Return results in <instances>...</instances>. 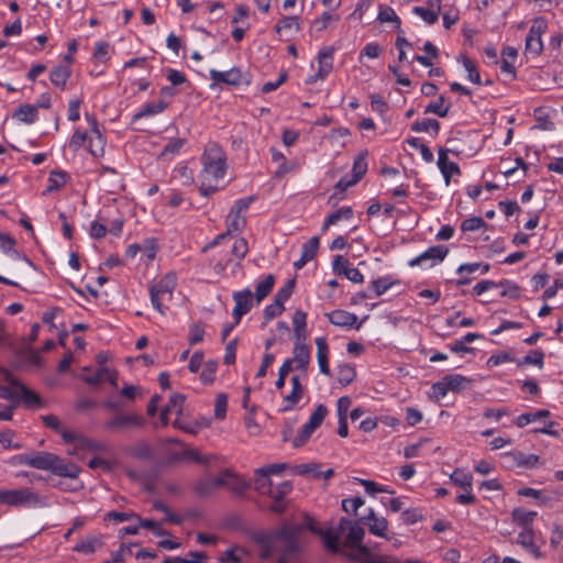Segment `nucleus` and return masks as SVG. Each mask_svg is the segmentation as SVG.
<instances>
[{"label": "nucleus", "mask_w": 563, "mask_h": 563, "mask_svg": "<svg viewBox=\"0 0 563 563\" xmlns=\"http://www.w3.org/2000/svg\"><path fill=\"white\" fill-rule=\"evenodd\" d=\"M15 459L20 464L29 465L37 470L51 471L53 474L62 477L76 478L80 473V468L76 464L65 462L56 454L49 452H37L35 454L24 453L18 455Z\"/></svg>", "instance_id": "nucleus-1"}, {"label": "nucleus", "mask_w": 563, "mask_h": 563, "mask_svg": "<svg viewBox=\"0 0 563 563\" xmlns=\"http://www.w3.org/2000/svg\"><path fill=\"white\" fill-rule=\"evenodd\" d=\"M486 227V222L481 217H471L462 222L461 230L463 232H471Z\"/></svg>", "instance_id": "nucleus-51"}, {"label": "nucleus", "mask_w": 563, "mask_h": 563, "mask_svg": "<svg viewBox=\"0 0 563 563\" xmlns=\"http://www.w3.org/2000/svg\"><path fill=\"white\" fill-rule=\"evenodd\" d=\"M228 487L234 493V494H243L249 487L250 482L246 479L240 477L234 472L231 471L230 479L228 483Z\"/></svg>", "instance_id": "nucleus-45"}, {"label": "nucleus", "mask_w": 563, "mask_h": 563, "mask_svg": "<svg viewBox=\"0 0 563 563\" xmlns=\"http://www.w3.org/2000/svg\"><path fill=\"white\" fill-rule=\"evenodd\" d=\"M205 335V328L201 323L197 322L190 325L189 329V343L190 345L202 342Z\"/></svg>", "instance_id": "nucleus-56"}, {"label": "nucleus", "mask_w": 563, "mask_h": 563, "mask_svg": "<svg viewBox=\"0 0 563 563\" xmlns=\"http://www.w3.org/2000/svg\"><path fill=\"white\" fill-rule=\"evenodd\" d=\"M13 118L18 120L31 124L35 122L37 119V110L36 107L31 104H21L14 112Z\"/></svg>", "instance_id": "nucleus-30"}, {"label": "nucleus", "mask_w": 563, "mask_h": 563, "mask_svg": "<svg viewBox=\"0 0 563 563\" xmlns=\"http://www.w3.org/2000/svg\"><path fill=\"white\" fill-rule=\"evenodd\" d=\"M377 19L384 22H394L396 25L397 33H404L400 27L401 21L399 16L396 14L395 10L390 7H380Z\"/></svg>", "instance_id": "nucleus-36"}, {"label": "nucleus", "mask_w": 563, "mask_h": 563, "mask_svg": "<svg viewBox=\"0 0 563 563\" xmlns=\"http://www.w3.org/2000/svg\"><path fill=\"white\" fill-rule=\"evenodd\" d=\"M317 345V360L320 367V372L327 376L331 374L329 367V346L325 338L319 336L316 339Z\"/></svg>", "instance_id": "nucleus-20"}, {"label": "nucleus", "mask_w": 563, "mask_h": 563, "mask_svg": "<svg viewBox=\"0 0 563 563\" xmlns=\"http://www.w3.org/2000/svg\"><path fill=\"white\" fill-rule=\"evenodd\" d=\"M441 10L435 8H423V7H413L412 12L419 15L426 23L434 24L439 19V13Z\"/></svg>", "instance_id": "nucleus-39"}, {"label": "nucleus", "mask_w": 563, "mask_h": 563, "mask_svg": "<svg viewBox=\"0 0 563 563\" xmlns=\"http://www.w3.org/2000/svg\"><path fill=\"white\" fill-rule=\"evenodd\" d=\"M517 543L533 553L537 558L540 556L539 548L534 544V532L532 528L522 529L517 537Z\"/></svg>", "instance_id": "nucleus-24"}, {"label": "nucleus", "mask_w": 563, "mask_h": 563, "mask_svg": "<svg viewBox=\"0 0 563 563\" xmlns=\"http://www.w3.org/2000/svg\"><path fill=\"white\" fill-rule=\"evenodd\" d=\"M504 459L509 466L532 468L538 464L540 456L536 454H526L520 451H514L505 453Z\"/></svg>", "instance_id": "nucleus-14"}, {"label": "nucleus", "mask_w": 563, "mask_h": 563, "mask_svg": "<svg viewBox=\"0 0 563 563\" xmlns=\"http://www.w3.org/2000/svg\"><path fill=\"white\" fill-rule=\"evenodd\" d=\"M143 422V418L137 413H119L107 420L103 427L109 431H123L139 428Z\"/></svg>", "instance_id": "nucleus-8"}, {"label": "nucleus", "mask_w": 563, "mask_h": 563, "mask_svg": "<svg viewBox=\"0 0 563 563\" xmlns=\"http://www.w3.org/2000/svg\"><path fill=\"white\" fill-rule=\"evenodd\" d=\"M106 373H108V367H101L92 374L82 376L81 379L93 386L106 379Z\"/></svg>", "instance_id": "nucleus-62"}, {"label": "nucleus", "mask_w": 563, "mask_h": 563, "mask_svg": "<svg viewBox=\"0 0 563 563\" xmlns=\"http://www.w3.org/2000/svg\"><path fill=\"white\" fill-rule=\"evenodd\" d=\"M352 217L353 209L351 207H342L327 217L322 225V231H327L330 225L338 223L342 219L349 220Z\"/></svg>", "instance_id": "nucleus-28"}, {"label": "nucleus", "mask_w": 563, "mask_h": 563, "mask_svg": "<svg viewBox=\"0 0 563 563\" xmlns=\"http://www.w3.org/2000/svg\"><path fill=\"white\" fill-rule=\"evenodd\" d=\"M320 245V240L318 236H312L302 245L301 256L308 261L314 258Z\"/></svg>", "instance_id": "nucleus-46"}, {"label": "nucleus", "mask_w": 563, "mask_h": 563, "mask_svg": "<svg viewBox=\"0 0 563 563\" xmlns=\"http://www.w3.org/2000/svg\"><path fill=\"white\" fill-rule=\"evenodd\" d=\"M93 58L104 62L109 58V44L107 42H97L93 51Z\"/></svg>", "instance_id": "nucleus-64"}, {"label": "nucleus", "mask_w": 563, "mask_h": 563, "mask_svg": "<svg viewBox=\"0 0 563 563\" xmlns=\"http://www.w3.org/2000/svg\"><path fill=\"white\" fill-rule=\"evenodd\" d=\"M3 379L12 387L20 390L19 398H22L27 408H40L43 406V400L36 393L29 389L24 384L18 380L13 374L5 368L1 369Z\"/></svg>", "instance_id": "nucleus-6"}, {"label": "nucleus", "mask_w": 563, "mask_h": 563, "mask_svg": "<svg viewBox=\"0 0 563 563\" xmlns=\"http://www.w3.org/2000/svg\"><path fill=\"white\" fill-rule=\"evenodd\" d=\"M210 78L212 79L213 84H225L229 86H240L243 82L246 85L250 84V80L246 79L242 71L236 67H233L227 71L211 69Z\"/></svg>", "instance_id": "nucleus-11"}, {"label": "nucleus", "mask_w": 563, "mask_h": 563, "mask_svg": "<svg viewBox=\"0 0 563 563\" xmlns=\"http://www.w3.org/2000/svg\"><path fill=\"white\" fill-rule=\"evenodd\" d=\"M328 413L324 405H318L309 418V423L318 429Z\"/></svg>", "instance_id": "nucleus-54"}, {"label": "nucleus", "mask_w": 563, "mask_h": 563, "mask_svg": "<svg viewBox=\"0 0 563 563\" xmlns=\"http://www.w3.org/2000/svg\"><path fill=\"white\" fill-rule=\"evenodd\" d=\"M291 27H295L297 31L300 29L298 18L297 16H284L275 25V32L279 34L283 30H288Z\"/></svg>", "instance_id": "nucleus-57"}, {"label": "nucleus", "mask_w": 563, "mask_h": 563, "mask_svg": "<svg viewBox=\"0 0 563 563\" xmlns=\"http://www.w3.org/2000/svg\"><path fill=\"white\" fill-rule=\"evenodd\" d=\"M71 75V69L69 66H56L52 69L49 74V80L51 82L60 88L65 89L66 82L69 79Z\"/></svg>", "instance_id": "nucleus-25"}, {"label": "nucleus", "mask_w": 563, "mask_h": 563, "mask_svg": "<svg viewBox=\"0 0 563 563\" xmlns=\"http://www.w3.org/2000/svg\"><path fill=\"white\" fill-rule=\"evenodd\" d=\"M543 358H544V353L540 350H534V351H531L528 355H526L523 357V360L521 362H519V364H531V365H537L539 367H542Z\"/></svg>", "instance_id": "nucleus-60"}, {"label": "nucleus", "mask_w": 563, "mask_h": 563, "mask_svg": "<svg viewBox=\"0 0 563 563\" xmlns=\"http://www.w3.org/2000/svg\"><path fill=\"white\" fill-rule=\"evenodd\" d=\"M185 400L186 397L184 395L173 394L164 408H169V412H175L179 417L183 413Z\"/></svg>", "instance_id": "nucleus-50"}, {"label": "nucleus", "mask_w": 563, "mask_h": 563, "mask_svg": "<svg viewBox=\"0 0 563 563\" xmlns=\"http://www.w3.org/2000/svg\"><path fill=\"white\" fill-rule=\"evenodd\" d=\"M332 268L334 274L339 276H344L350 268V262L342 255H336L332 263Z\"/></svg>", "instance_id": "nucleus-59"}, {"label": "nucleus", "mask_w": 563, "mask_h": 563, "mask_svg": "<svg viewBox=\"0 0 563 563\" xmlns=\"http://www.w3.org/2000/svg\"><path fill=\"white\" fill-rule=\"evenodd\" d=\"M316 431V428L313 426H311L309 422H307L300 430V432L298 433V435L292 441V445L295 448H299L301 445H303L308 440L309 438L311 437V434Z\"/></svg>", "instance_id": "nucleus-52"}, {"label": "nucleus", "mask_w": 563, "mask_h": 563, "mask_svg": "<svg viewBox=\"0 0 563 563\" xmlns=\"http://www.w3.org/2000/svg\"><path fill=\"white\" fill-rule=\"evenodd\" d=\"M347 530L345 536L344 544L346 548L352 545H357V543L363 541L365 536L364 528L360 525V521H352L345 517L340 519L339 526L334 528V531H339L340 534Z\"/></svg>", "instance_id": "nucleus-7"}, {"label": "nucleus", "mask_w": 563, "mask_h": 563, "mask_svg": "<svg viewBox=\"0 0 563 563\" xmlns=\"http://www.w3.org/2000/svg\"><path fill=\"white\" fill-rule=\"evenodd\" d=\"M299 527H300V530L308 529L313 534L319 536L322 539L323 545L327 548L328 551H330L332 553L341 552L340 532L334 531V528H329V529L317 528L314 519L312 517H310L309 515H305L303 522Z\"/></svg>", "instance_id": "nucleus-4"}, {"label": "nucleus", "mask_w": 563, "mask_h": 563, "mask_svg": "<svg viewBox=\"0 0 563 563\" xmlns=\"http://www.w3.org/2000/svg\"><path fill=\"white\" fill-rule=\"evenodd\" d=\"M295 288V279H289L275 295L274 301L284 306L289 299Z\"/></svg>", "instance_id": "nucleus-48"}, {"label": "nucleus", "mask_w": 563, "mask_h": 563, "mask_svg": "<svg viewBox=\"0 0 563 563\" xmlns=\"http://www.w3.org/2000/svg\"><path fill=\"white\" fill-rule=\"evenodd\" d=\"M0 504L10 507L45 506V499L31 488L0 489Z\"/></svg>", "instance_id": "nucleus-3"}, {"label": "nucleus", "mask_w": 563, "mask_h": 563, "mask_svg": "<svg viewBox=\"0 0 563 563\" xmlns=\"http://www.w3.org/2000/svg\"><path fill=\"white\" fill-rule=\"evenodd\" d=\"M167 102L159 100L157 102H148L133 115V120H139L144 117L154 115L163 112L167 108Z\"/></svg>", "instance_id": "nucleus-29"}, {"label": "nucleus", "mask_w": 563, "mask_h": 563, "mask_svg": "<svg viewBox=\"0 0 563 563\" xmlns=\"http://www.w3.org/2000/svg\"><path fill=\"white\" fill-rule=\"evenodd\" d=\"M292 490L290 482L285 481L278 484L276 487L271 488V493L267 494L273 500L272 505L268 506V510L282 515L286 511L288 501L285 497Z\"/></svg>", "instance_id": "nucleus-9"}, {"label": "nucleus", "mask_w": 563, "mask_h": 563, "mask_svg": "<svg viewBox=\"0 0 563 563\" xmlns=\"http://www.w3.org/2000/svg\"><path fill=\"white\" fill-rule=\"evenodd\" d=\"M462 62H463L464 68L466 69V71L468 74L467 75L468 79L472 82L479 85L482 82L481 75H479V71H478L477 67L475 66V64L466 56H462Z\"/></svg>", "instance_id": "nucleus-53"}, {"label": "nucleus", "mask_w": 563, "mask_h": 563, "mask_svg": "<svg viewBox=\"0 0 563 563\" xmlns=\"http://www.w3.org/2000/svg\"><path fill=\"white\" fill-rule=\"evenodd\" d=\"M185 139H175L170 141L164 146L162 153L159 154V157H168L178 154L181 147L185 145Z\"/></svg>", "instance_id": "nucleus-49"}, {"label": "nucleus", "mask_w": 563, "mask_h": 563, "mask_svg": "<svg viewBox=\"0 0 563 563\" xmlns=\"http://www.w3.org/2000/svg\"><path fill=\"white\" fill-rule=\"evenodd\" d=\"M249 252V244L246 239L239 238L235 240L231 253L233 256H235L238 260H243L245 255Z\"/></svg>", "instance_id": "nucleus-55"}, {"label": "nucleus", "mask_w": 563, "mask_h": 563, "mask_svg": "<svg viewBox=\"0 0 563 563\" xmlns=\"http://www.w3.org/2000/svg\"><path fill=\"white\" fill-rule=\"evenodd\" d=\"M327 317L333 325L347 329L354 328L356 330H358L362 323L368 318L366 316L361 321H358L356 314L340 309L327 313Z\"/></svg>", "instance_id": "nucleus-12"}, {"label": "nucleus", "mask_w": 563, "mask_h": 563, "mask_svg": "<svg viewBox=\"0 0 563 563\" xmlns=\"http://www.w3.org/2000/svg\"><path fill=\"white\" fill-rule=\"evenodd\" d=\"M300 532V527H283L277 532L276 536L282 539L286 543L285 551L287 553H291L298 550L297 538Z\"/></svg>", "instance_id": "nucleus-18"}, {"label": "nucleus", "mask_w": 563, "mask_h": 563, "mask_svg": "<svg viewBox=\"0 0 563 563\" xmlns=\"http://www.w3.org/2000/svg\"><path fill=\"white\" fill-rule=\"evenodd\" d=\"M175 286V276L166 275L157 284L152 285L151 288L156 290V292L162 294V297H167V300H170Z\"/></svg>", "instance_id": "nucleus-26"}, {"label": "nucleus", "mask_w": 563, "mask_h": 563, "mask_svg": "<svg viewBox=\"0 0 563 563\" xmlns=\"http://www.w3.org/2000/svg\"><path fill=\"white\" fill-rule=\"evenodd\" d=\"M217 368V361L210 360L206 362L200 374V380L206 385L212 384L216 378Z\"/></svg>", "instance_id": "nucleus-44"}, {"label": "nucleus", "mask_w": 563, "mask_h": 563, "mask_svg": "<svg viewBox=\"0 0 563 563\" xmlns=\"http://www.w3.org/2000/svg\"><path fill=\"white\" fill-rule=\"evenodd\" d=\"M450 481L465 492H472L473 476L471 474L457 468L450 475Z\"/></svg>", "instance_id": "nucleus-31"}, {"label": "nucleus", "mask_w": 563, "mask_h": 563, "mask_svg": "<svg viewBox=\"0 0 563 563\" xmlns=\"http://www.w3.org/2000/svg\"><path fill=\"white\" fill-rule=\"evenodd\" d=\"M203 165L200 177L202 179H220L227 170V156L222 147L217 143H209L201 156Z\"/></svg>", "instance_id": "nucleus-2"}, {"label": "nucleus", "mask_w": 563, "mask_h": 563, "mask_svg": "<svg viewBox=\"0 0 563 563\" xmlns=\"http://www.w3.org/2000/svg\"><path fill=\"white\" fill-rule=\"evenodd\" d=\"M67 174L65 172L53 170L48 178V186L44 191L45 194L53 192L60 189L66 183Z\"/></svg>", "instance_id": "nucleus-38"}, {"label": "nucleus", "mask_w": 563, "mask_h": 563, "mask_svg": "<svg viewBox=\"0 0 563 563\" xmlns=\"http://www.w3.org/2000/svg\"><path fill=\"white\" fill-rule=\"evenodd\" d=\"M264 468H257L254 472V489L261 495H267L271 493V488L273 487L272 481Z\"/></svg>", "instance_id": "nucleus-23"}, {"label": "nucleus", "mask_w": 563, "mask_h": 563, "mask_svg": "<svg viewBox=\"0 0 563 563\" xmlns=\"http://www.w3.org/2000/svg\"><path fill=\"white\" fill-rule=\"evenodd\" d=\"M536 516H537L536 511H528L522 508H516L512 511L514 521L518 526H521L523 529L532 528V521L536 518Z\"/></svg>", "instance_id": "nucleus-32"}, {"label": "nucleus", "mask_w": 563, "mask_h": 563, "mask_svg": "<svg viewBox=\"0 0 563 563\" xmlns=\"http://www.w3.org/2000/svg\"><path fill=\"white\" fill-rule=\"evenodd\" d=\"M362 521L368 527V530L372 534L386 538L387 529H388V521L386 518H379L376 516L375 511L373 509L368 510L367 516L362 518Z\"/></svg>", "instance_id": "nucleus-16"}, {"label": "nucleus", "mask_w": 563, "mask_h": 563, "mask_svg": "<svg viewBox=\"0 0 563 563\" xmlns=\"http://www.w3.org/2000/svg\"><path fill=\"white\" fill-rule=\"evenodd\" d=\"M438 166L443 175L445 185L450 184L451 177L453 175L461 174V169H460L459 165L454 162L449 161L448 150L442 148V147L439 148Z\"/></svg>", "instance_id": "nucleus-17"}, {"label": "nucleus", "mask_w": 563, "mask_h": 563, "mask_svg": "<svg viewBox=\"0 0 563 563\" xmlns=\"http://www.w3.org/2000/svg\"><path fill=\"white\" fill-rule=\"evenodd\" d=\"M367 153H361L356 156L352 167V183H358L367 172Z\"/></svg>", "instance_id": "nucleus-33"}, {"label": "nucleus", "mask_w": 563, "mask_h": 563, "mask_svg": "<svg viewBox=\"0 0 563 563\" xmlns=\"http://www.w3.org/2000/svg\"><path fill=\"white\" fill-rule=\"evenodd\" d=\"M275 284V276L269 274L262 282H260L255 289V299L260 303L272 291Z\"/></svg>", "instance_id": "nucleus-34"}, {"label": "nucleus", "mask_w": 563, "mask_h": 563, "mask_svg": "<svg viewBox=\"0 0 563 563\" xmlns=\"http://www.w3.org/2000/svg\"><path fill=\"white\" fill-rule=\"evenodd\" d=\"M295 368L306 372L310 363V349L307 344L295 343L292 349Z\"/></svg>", "instance_id": "nucleus-19"}, {"label": "nucleus", "mask_w": 563, "mask_h": 563, "mask_svg": "<svg viewBox=\"0 0 563 563\" xmlns=\"http://www.w3.org/2000/svg\"><path fill=\"white\" fill-rule=\"evenodd\" d=\"M228 407V397L225 394H219L214 405V417L219 420L225 418Z\"/></svg>", "instance_id": "nucleus-58"}, {"label": "nucleus", "mask_w": 563, "mask_h": 563, "mask_svg": "<svg viewBox=\"0 0 563 563\" xmlns=\"http://www.w3.org/2000/svg\"><path fill=\"white\" fill-rule=\"evenodd\" d=\"M445 380V385L452 391H461L466 388L467 385L471 384V379L462 376L460 374H451L443 377Z\"/></svg>", "instance_id": "nucleus-35"}, {"label": "nucleus", "mask_w": 563, "mask_h": 563, "mask_svg": "<svg viewBox=\"0 0 563 563\" xmlns=\"http://www.w3.org/2000/svg\"><path fill=\"white\" fill-rule=\"evenodd\" d=\"M245 219L240 214L230 211L227 217V231L217 235L208 245L202 249V252H207L209 249L218 245L222 240L228 238L231 233L240 232L245 227Z\"/></svg>", "instance_id": "nucleus-10"}, {"label": "nucleus", "mask_w": 563, "mask_h": 563, "mask_svg": "<svg viewBox=\"0 0 563 563\" xmlns=\"http://www.w3.org/2000/svg\"><path fill=\"white\" fill-rule=\"evenodd\" d=\"M549 416H550V411L547 410V409L538 410L536 412L522 413V415H520L517 418L516 424L519 428H522V427L527 426L528 423H530L532 421H536V420L541 419V418H547Z\"/></svg>", "instance_id": "nucleus-42"}, {"label": "nucleus", "mask_w": 563, "mask_h": 563, "mask_svg": "<svg viewBox=\"0 0 563 563\" xmlns=\"http://www.w3.org/2000/svg\"><path fill=\"white\" fill-rule=\"evenodd\" d=\"M547 21L543 18H538L533 21L526 38L525 51L527 54L537 57L542 53L543 43L541 36L547 31Z\"/></svg>", "instance_id": "nucleus-5"}, {"label": "nucleus", "mask_w": 563, "mask_h": 563, "mask_svg": "<svg viewBox=\"0 0 563 563\" xmlns=\"http://www.w3.org/2000/svg\"><path fill=\"white\" fill-rule=\"evenodd\" d=\"M444 103V97L440 96L438 101L430 102L426 109L424 113H434L441 118H444L449 113V107H443Z\"/></svg>", "instance_id": "nucleus-47"}, {"label": "nucleus", "mask_w": 563, "mask_h": 563, "mask_svg": "<svg viewBox=\"0 0 563 563\" xmlns=\"http://www.w3.org/2000/svg\"><path fill=\"white\" fill-rule=\"evenodd\" d=\"M396 284H399L397 279H394L391 276H385L374 279L371 285L375 295L382 296Z\"/></svg>", "instance_id": "nucleus-37"}, {"label": "nucleus", "mask_w": 563, "mask_h": 563, "mask_svg": "<svg viewBox=\"0 0 563 563\" xmlns=\"http://www.w3.org/2000/svg\"><path fill=\"white\" fill-rule=\"evenodd\" d=\"M106 140L102 134L90 135L88 150L93 157H101L104 154Z\"/></svg>", "instance_id": "nucleus-40"}, {"label": "nucleus", "mask_w": 563, "mask_h": 563, "mask_svg": "<svg viewBox=\"0 0 563 563\" xmlns=\"http://www.w3.org/2000/svg\"><path fill=\"white\" fill-rule=\"evenodd\" d=\"M449 253V249L444 245H435L429 247L419 256L409 261L410 266L421 265L423 262L433 261L431 265H434L435 262H441L444 260L446 254Z\"/></svg>", "instance_id": "nucleus-15"}, {"label": "nucleus", "mask_w": 563, "mask_h": 563, "mask_svg": "<svg viewBox=\"0 0 563 563\" xmlns=\"http://www.w3.org/2000/svg\"><path fill=\"white\" fill-rule=\"evenodd\" d=\"M233 300L238 309L247 313L253 306V295L250 289L233 292Z\"/></svg>", "instance_id": "nucleus-27"}, {"label": "nucleus", "mask_w": 563, "mask_h": 563, "mask_svg": "<svg viewBox=\"0 0 563 563\" xmlns=\"http://www.w3.org/2000/svg\"><path fill=\"white\" fill-rule=\"evenodd\" d=\"M285 310V307L282 306L278 302L273 301L271 305H268L264 309V319L266 322L273 320L274 318L280 316L283 311Z\"/></svg>", "instance_id": "nucleus-61"}, {"label": "nucleus", "mask_w": 563, "mask_h": 563, "mask_svg": "<svg viewBox=\"0 0 563 563\" xmlns=\"http://www.w3.org/2000/svg\"><path fill=\"white\" fill-rule=\"evenodd\" d=\"M103 545V542L100 537L97 536H88L80 542H78L74 547L75 552L84 553V554H92L98 549H100Z\"/></svg>", "instance_id": "nucleus-21"}, {"label": "nucleus", "mask_w": 563, "mask_h": 563, "mask_svg": "<svg viewBox=\"0 0 563 563\" xmlns=\"http://www.w3.org/2000/svg\"><path fill=\"white\" fill-rule=\"evenodd\" d=\"M355 376H356V372H355L354 366H352L350 364H343V365L339 366L338 382L342 386L350 385L355 379Z\"/></svg>", "instance_id": "nucleus-41"}, {"label": "nucleus", "mask_w": 563, "mask_h": 563, "mask_svg": "<svg viewBox=\"0 0 563 563\" xmlns=\"http://www.w3.org/2000/svg\"><path fill=\"white\" fill-rule=\"evenodd\" d=\"M518 56V52L512 46H507L501 52L500 69L503 73L510 74L512 78L516 77L514 62Z\"/></svg>", "instance_id": "nucleus-22"}, {"label": "nucleus", "mask_w": 563, "mask_h": 563, "mask_svg": "<svg viewBox=\"0 0 563 563\" xmlns=\"http://www.w3.org/2000/svg\"><path fill=\"white\" fill-rule=\"evenodd\" d=\"M303 391H295L291 390V393L284 397L285 406L282 408V411H289L294 409V407L299 402V400L302 398Z\"/></svg>", "instance_id": "nucleus-63"}, {"label": "nucleus", "mask_w": 563, "mask_h": 563, "mask_svg": "<svg viewBox=\"0 0 563 563\" xmlns=\"http://www.w3.org/2000/svg\"><path fill=\"white\" fill-rule=\"evenodd\" d=\"M333 52L332 47H324L318 54L319 69L318 73L307 79V84H314L319 79H324L333 68Z\"/></svg>", "instance_id": "nucleus-13"}, {"label": "nucleus", "mask_w": 563, "mask_h": 563, "mask_svg": "<svg viewBox=\"0 0 563 563\" xmlns=\"http://www.w3.org/2000/svg\"><path fill=\"white\" fill-rule=\"evenodd\" d=\"M497 287L503 288L500 292L503 297H508L510 299H517L520 297V287L514 282L504 279L497 283Z\"/></svg>", "instance_id": "nucleus-43"}]
</instances>
